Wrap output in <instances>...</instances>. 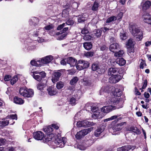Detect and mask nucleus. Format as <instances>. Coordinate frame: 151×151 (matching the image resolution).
I'll return each instance as SVG.
<instances>
[{
  "mask_svg": "<svg viewBox=\"0 0 151 151\" xmlns=\"http://www.w3.org/2000/svg\"><path fill=\"white\" fill-rule=\"evenodd\" d=\"M129 28L130 31L133 36L136 37V38L138 40H142L143 36L142 32L139 29L136 28L134 24H130Z\"/></svg>",
  "mask_w": 151,
  "mask_h": 151,
  "instance_id": "1",
  "label": "nucleus"
},
{
  "mask_svg": "<svg viewBox=\"0 0 151 151\" xmlns=\"http://www.w3.org/2000/svg\"><path fill=\"white\" fill-rule=\"evenodd\" d=\"M108 102L111 105L107 106H104L101 108V111L104 113H109L112 110L115 109V106H113L112 104H116L119 103L118 99L113 98L111 100H109Z\"/></svg>",
  "mask_w": 151,
  "mask_h": 151,
  "instance_id": "2",
  "label": "nucleus"
},
{
  "mask_svg": "<svg viewBox=\"0 0 151 151\" xmlns=\"http://www.w3.org/2000/svg\"><path fill=\"white\" fill-rule=\"evenodd\" d=\"M135 44V42L132 38L129 39L126 42V44L128 54L131 57H133L132 56V54H133L134 51V46Z\"/></svg>",
  "mask_w": 151,
  "mask_h": 151,
  "instance_id": "3",
  "label": "nucleus"
},
{
  "mask_svg": "<svg viewBox=\"0 0 151 151\" xmlns=\"http://www.w3.org/2000/svg\"><path fill=\"white\" fill-rule=\"evenodd\" d=\"M66 143L65 138L61 137H56L54 141H52V144L57 147L60 148L64 147Z\"/></svg>",
  "mask_w": 151,
  "mask_h": 151,
  "instance_id": "4",
  "label": "nucleus"
},
{
  "mask_svg": "<svg viewBox=\"0 0 151 151\" xmlns=\"http://www.w3.org/2000/svg\"><path fill=\"white\" fill-rule=\"evenodd\" d=\"M46 74L44 71L39 72L38 70L31 73V75L34 78L39 81H40L42 78L46 76Z\"/></svg>",
  "mask_w": 151,
  "mask_h": 151,
  "instance_id": "5",
  "label": "nucleus"
},
{
  "mask_svg": "<svg viewBox=\"0 0 151 151\" xmlns=\"http://www.w3.org/2000/svg\"><path fill=\"white\" fill-rule=\"evenodd\" d=\"M89 65V63L86 61L80 60L76 65V68L81 70L88 68Z\"/></svg>",
  "mask_w": 151,
  "mask_h": 151,
  "instance_id": "6",
  "label": "nucleus"
},
{
  "mask_svg": "<svg viewBox=\"0 0 151 151\" xmlns=\"http://www.w3.org/2000/svg\"><path fill=\"white\" fill-rule=\"evenodd\" d=\"M92 129V128H90L81 130L77 132L76 135V137L78 139H81L87 134L89 133Z\"/></svg>",
  "mask_w": 151,
  "mask_h": 151,
  "instance_id": "7",
  "label": "nucleus"
},
{
  "mask_svg": "<svg viewBox=\"0 0 151 151\" xmlns=\"http://www.w3.org/2000/svg\"><path fill=\"white\" fill-rule=\"evenodd\" d=\"M61 75V72L60 70H58L53 73L52 78V82L55 83L58 81Z\"/></svg>",
  "mask_w": 151,
  "mask_h": 151,
  "instance_id": "8",
  "label": "nucleus"
},
{
  "mask_svg": "<svg viewBox=\"0 0 151 151\" xmlns=\"http://www.w3.org/2000/svg\"><path fill=\"white\" fill-rule=\"evenodd\" d=\"M142 6V9L145 11L149 9L151 6V1L148 0L143 1L141 3Z\"/></svg>",
  "mask_w": 151,
  "mask_h": 151,
  "instance_id": "9",
  "label": "nucleus"
},
{
  "mask_svg": "<svg viewBox=\"0 0 151 151\" xmlns=\"http://www.w3.org/2000/svg\"><path fill=\"white\" fill-rule=\"evenodd\" d=\"M121 78V76L119 75L111 76L109 78V82L111 83H116L118 82Z\"/></svg>",
  "mask_w": 151,
  "mask_h": 151,
  "instance_id": "10",
  "label": "nucleus"
},
{
  "mask_svg": "<svg viewBox=\"0 0 151 151\" xmlns=\"http://www.w3.org/2000/svg\"><path fill=\"white\" fill-rule=\"evenodd\" d=\"M53 59L51 55L47 56L40 59L41 63L47 64L50 62Z\"/></svg>",
  "mask_w": 151,
  "mask_h": 151,
  "instance_id": "11",
  "label": "nucleus"
},
{
  "mask_svg": "<svg viewBox=\"0 0 151 151\" xmlns=\"http://www.w3.org/2000/svg\"><path fill=\"white\" fill-rule=\"evenodd\" d=\"M91 124V122L87 121L86 120L77 122L76 124L77 126L78 127H86Z\"/></svg>",
  "mask_w": 151,
  "mask_h": 151,
  "instance_id": "12",
  "label": "nucleus"
},
{
  "mask_svg": "<svg viewBox=\"0 0 151 151\" xmlns=\"http://www.w3.org/2000/svg\"><path fill=\"white\" fill-rule=\"evenodd\" d=\"M34 138L37 140H41L43 139L44 137V134L40 131H38L34 133Z\"/></svg>",
  "mask_w": 151,
  "mask_h": 151,
  "instance_id": "13",
  "label": "nucleus"
},
{
  "mask_svg": "<svg viewBox=\"0 0 151 151\" xmlns=\"http://www.w3.org/2000/svg\"><path fill=\"white\" fill-rule=\"evenodd\" d=\"M77 62V60L72 57H69L67 59V63L69 64L70 67L75 66Z\"/></svg>",
  "mask_w": 151,
  "mask_h": 151,
  "instance_id": "14",
  "label": "nucleus"
},
{
  "mask_svg": "<svg viewBox=\"0 0 151 151\" xmlns=\"http://www.w3.org/2000/svg\"><path fill=\"white\" fill-rule=\"evenodd\" d=\"M135 148L134 146L131 147L129 145H128L118 148L117 149V151H128L130 149L134 150Z\"/></svg>",
  "mask_w": 151,
  "mask_h": 151,
  "instance_id": "15",
  "label": "nucleus"
},
{
  "mask_svg": "<svg viewBox=\"0 0 151 151\" xmlns=\"http://www.w3.org/2000/svg\"><path fill=\"white\" fill-rule=\"evenodd\" d=\"M125 122H122L114 126L112 129L114 132L119 131L123 127V125Z\"/></svg>",
  "mask_w": 151,
  "mask_h": 151,
  "instance_id": "16",
  "label": "nucleus"
},
{
  "mask_svg": "<svg viewBox=\"0 0 151 151\" xmlns=\"http://www.w3.org/2000/svg\"><path fill=\"white\" fill-rule=\"evenodd\" d=\"M143 17L145 22L151 24V15L146 13L144 14Z\"/></svg>",
  "mask_w": 151,
  "mask_h": 151,
  "instance_id": "17",
  "label": "nucleus"
},
{
  "mask_svg": "<svg viewBox=\"0 0 151 151\" xmlns=\"http://www.w3.org/2000/svg\"><path fill=\"white\" fill-rule=\"evenodd\" d=\"M88 17V15L86 13L79 15L78 18V21L79 22L82 23L84 22L87 19Z\"/></svg>",
  "mask_w": 151,
  "mask_h": 151,
  "instance_id": "18",
  "label": "nucleus"
},
{
  "mask_svg": "<svg viewBox=\"0 0 151 151\" xmlns=\"http://www.w3.org/2000/svg\"><path fill=\"white\" fill-rule=\"evenodd\" d=\"M92 70L94 71H97L99 73H101L102 72L98 63H93L91 66Z\"/></svg>",
  "mask_w": 151,
  "mask_h": 151,
  "instance_id": "19",
  "label": "nucleus"
},
{
  "mask_svg": "<svg viewBox=\"0 0 151 151\" xmlns=\"http://www.w3.org/2000/svg\"><path fill=\"white\" fill-rule=\"evenodd\" d=\"M11 121L12 119H3L2 121H0V127H3L8 125L9 123V121Z\"/></svg>",
  "mask_w": 151,
  "mask_h": 151,
  "instance_id": "20",
  "label": "nucleus"
},
{
  "mask_svg": "<svg viewBox=\"0 0 151 151\" xmlns=\"http://www.w3.org/2000/svg\"><path fill=\"white\" fill-rule=\"evenodd\" d=\"M105 127L102 126L98 127L95 132V135L96 137L99 136L101 134L104 130Z\"/></svg>",
  "mask_w": 151,
  "mask_h": 151,
  "instance_id": "21",
  "label": "nucleus"
},
{
  "mask_svg": "<svg viewBox=\"0 0 151 151\" xmlns=\"http://www.w3.org/2000/svg\"><path fill=\"white\" fill-rule=\"evenodd\" d=\"M47 90L50 96L54 95L58 93L56 90L52 87H49Z\"/></svg>",
  "mask_w": 151,
  "mask_h": 151,
  "instance_id": "22",
  "label": "nucleus"
},
{
  "mask_svg": "<svg viewBox=\"0 0 151 151\" xmlns=\"http://www.w3.org/2000/svg\"><path fill=\"white\" fill-rule=\"evenodd\" d=\"M119 48V45L117 43H114L111 44L109 47V50L111 51L114 52V50H117Z\"/></svg>",
  "mask_w": 151,
  "mask_h": 151,
  "instance_id": "23",
  "label": "nucleus"
},
{
  "mask_svg": "<svg viewBox=\"0 0 151 151\" xmlns=\"http://www.w3.org/2000/svg\"><path fill=\"white\" fill-rule=\"evenodd\" d=\"M109 87H102L100 91V95H103L105 96L108 93Z\"/></svg>",
  "mask_w": 151,
  "mask_h": 151,
  "instance_id": "24",
  "label": "nucleus"
},
{
  "mask_svg": "<svg viewBox=\"0 0 151 151\" xmlns=\"http://www.w3.org/2000/svg\"><path fill=\"white\" fill-rule=\"evenodd\" d=\"M14 101L15 103L20 105L23 104L24 102V100L16 96L14 98Z\"/></svg>",
  "mask_w": 151,
  "mask_h": 151,
  "instance_id": "25",
  "label": "nucleus"
},
{
  "mask_svg": "<svg viewBox=\"0 0 151 151\" xmlns=\"http://www.w3.org/2000/svg\"><path fill=\"white\" fill-rule=\"evenodd\" d=\"M57 137L56 134H54L52 133L49 134L47 135V141H51L53 140L54 141L56 137Z\"/></svg>",
  "mask_w": 151,
  "mask_h": 151,
  "instance_id": "26",
  "label": "nucleus"
},
{
  "mask_svg": "<svg viewBox=\"0 0 151 151\" xmlns=\"http://www.w3.org/2000/svg\"><path fill=\"white\" fill-rule=\"evenodd\" d=\"M92 117L94 119H100L103 117L102 114L98 111H96L94 112L92 115Z\"/></svg>",
  "mask_w": 151,
  "mask_h": 151,
  "instance_id": "27",
  "label": "nucleus"
},
{
  "mask_svg": "<svg viewBox=\"0 0 151 151\" xmlns=\"http://www.w3.org/2000/svg\"><path fill=\"white\" fill-rule=\"evenodd\" d=\"M27 89L25 88H21L19 90V93L21 95L26 97V96H27Z\"/></svg>",
  "mask_w": 151,
  "mask_h": 151,
  "instance_id": "28",
  "label": "nucleus"
},
{
  "mask_svg": "<svg viewBox=\"0 0 151 151\" xmlns=\"http://www.w3.org/2000/svg\"><path fill=\"white\" fill-rule=\"evenodd\" d=\"M122 91L119 89H114V91L112 92V93L114 97L120 96L122 94Z\"/></svg>",
  "mask_w": 151,
  "mask_h": 151,
  "instance_id": "29",
  "label": "nucleus"
},
{
  "mask_svg": "<svg viewBox=\"0 0 151 151\" xmlns=\"http://www.w3.org/2000/svg\"><path fill=\"white\" fill-rule=\"evenodd\" d=\"M116 62L117 64L121 66L124 65L126 63V60L122 58L117 59Z\"/></svg>",
  "mask_w": 151,
  "mask_h": 151,
  "instance_id": "30",
  "label": "nucleus"
},
{
  "mask_svg": "<svg viewBox=\"0 0 151 151\" xmlns=\"http://www.w3.org/2000/svg\"><path fill=\"white\" fill-rule=\"evenodd\" d=\"M31 64L32 65L36 66H41L40 59L37 60V61L34 60H32L30 62Z\"/></svg>",
  "mask_w": 151,
  "mask_h": 151,
  "instance_id": "31",
  "label": "nucleus"
},
{
  "mask_svg": "<svg viewBox=\"0 0 151 151\" xmlns=\"http://www.w3.org/2000/svg\"><path fill=\"white\" fill-rule=\"evenodd\" d=\"M83 44L84 48L87 50H90L92 47V45L91 42H84Z\"/></svg>",
  "mask_w": 151,
  "mask_h": 151,
  "instance_id": "32",
  "label": "nucleus"
},
{
  "mask_svg": "<svg viewBox=\"0 0 151 151\" xmlns=\"http://www.w3.org/2000/svg\"><path fill=\"white\" fill-rule=\"evenodd\" d=\"M46 83L40 82L37 85V88L40 90H42L46 86Z\"/></svg>",
  "mask_w": 151,
  "mask_h": 151,
  "instance_id": "33",
  "label": "nucleus"
},
{
  "mask_svg": "<svg viewBox=\"0 0 151 151\" xmlns=\"http://www.w3.org/2000/svg\"><path fill=\"white\" fill-rule=\"evenodd\" d=\"M44 131L46 133L48 134L53 131V128L51 126L45 127L43 128Z\"/></svg>",
  "mask_w": 151,
  "mask_h": 151,
  "instance_id": "34",
  "label": "nucleus"
},
{
  "mask_svg": "<svg viewBox=\"0 0 151 151\" xmlns=\"http://www.w3.org/2000/svg\"><path fill=\"white\" fill-rule=\"evenodd\" d=\"M117 70L116 68H111L109 69L108 74L109 75L112 76L114 75L113 74L116 72Z\"/></svg>",
  "mask_w": 151,
  "mask_h": 151,
  "instance_id": "35",
  "label": "nucleus"
},
{
  "mask_svg": "<svg viewBox=\"0 0 151 151\" xmlns=\"http://www.w3.org/2000/svg\"><path fill=\"white\" fill-rule=\"evenodd\" d=\"M102 31L100 29H98L96 32L92 34L94 38H98L100 37L101 35Z\"/></svg>",
  "mask_w": 151,
  "mask_h": 151,
  "instance_id": "36",
  "label": "nucleus"
},
{
  "mask_svg": "<svg viewBox=\"0 0 151 151\" xmlns=\"http://www.w3.org/2000/svg\"><path fill=\"white\" fill-rule=\"evenodd\" d=\"M99 4L97 2L95 1L93 3V6L92 7V10L93 11H97L99 7Z\"/></svg>",
  "mask_w": 151,
  "mask_h": 151,
  "instance_id": "37",
  "label": "nucleus"
},
{
  "mask_svg": "<svg viewBox=\"0 0 151 151\" xmlns=\"http://www.w3.org/2000/svg\"><path fill=\"white\" fill-rule=\"evenodd\" d=\"M117 19V17L115 16H111L108 18L106 21V23H110Z\"/></svg>",
  "mask_w": 151,
  "mask_h": 151,
  "instance_id": "38",
  "label": "nucleus"
},
{
  "mask_svg": "<svg viewBox=\"0 0 151 151\" xmlns=\"http://www.w3.org/2000/svg\"><path fill=\"white\" fill-rule=\"evenodd\" d=\"M27 96H26V97H32L34 95V91H33L31 89H27Z\"/></svg>",
  "mask_w": 151,
  "mask_h": 151,
  "instance_id": "39",
  "label": "nucleus"
},
{
  "mask_svg": "<svg viewBox=\"0 0 151 151\" xmlns=\"http://www.w3.org/2000/svg\"><path fill=\"white\" fill-rule=\"evenodd\" d=\"M124 52L123 50H120L118 52H116L114 53V56L116 57H122Z\"/></svg>",
  "mask_w": 151,
  "mask_h": 151,
  "instance_id": "40",
  "label": "nucleus"
},
{
  "mask_svg": "<svg viewBox=\"0 0 151 151\" xmlns=\"http://www.w3.org/2000/svg\"><path fill=\"white\" fill-rule=\"evenodd\" d=\"M64 86V83L62 81H59L58 82L56 85V87L58 89L62 88Z\"/></svg>",
  "mask_w": 151,
  "mask_h": 151,
  "instance_id": "41",
  "label": "nucleus"
},
{
  "mask_svg": "<svg viewBox=\"0 0 151 151\" xmlns=\"http://www.w3.org/2000/svg\"><path fill=\"white\" fill-rule=\"evenodd\" d=\"M78 79L77 77H75L70 81V83L71 85H74L78 81Z\"/></svg>",
  "mask_w": 151,
  "mask_h": 151,
  "instance_id": "42",
  "label": "nucleus"
},
{
  "mask_svg": "<svg viewBox=\"0 0 151 151\" xmlns=\"http://www.w3.org/2000/svg\"><path fill=\"white\" fill-rule=\"evenodd\" d=\"M93 37L88 34H86L83 36V38L85 40H91Z\"/></svg>",
  "mask_w": 151,
  "mask_h": 151,
  "instance_id": "43",
  "label": "nucleus"
},
{
  "mask_svg": "<svg viewBox=\"0 0 151 151\" xmlns=\"http://www.w3.org/2000/svg\"><path fill=\"white\" fill-rule=\"evenodd\" d=\"M93 52H87L84 54V56L87 57H92L93 55Z\"/></svg>",
  "mask_w": 151,
  "mask_h": 151,
  "instance_id": "44",
  "label": "nucleus"
},
{
  "mask_svg": "<svg viewBox=\"0 0 151 151\" xmlns=\"http://www.w3.org/2000/svg\"><path fill=\"white\" fill-rule=\"evenodd\" d=\"M70 103L72 105H74L76 104V100L75 98L74 97H72L70 99Z\"/></svg>",
  "mask_w": 151,
  "mask_h": 151,
  "instance_id": "45",
  "label": "nucleus"
},
{
  "mask_svg": "<svg viewBox=\"0 0 151 151\" xmlns=\"http://www.w3.org/2000/svg\"><path fill=\"white\" fill-rule=\"evenodd\" d=\"M18 78L17 76L13 77L11 81V83L13 85L18 80Z\"/></svg>",
  "mask_w": 151,
  "mask_h": 151,
  "instance_id": "46",
  "label": "nucleus"
},
{
  "mask_svg": "<svg viewBox=\"0 0 151 151\" xmlns=\"http://www.w3.org/2000/svg\"><path fill=\"white\" fill-rule=\"evenodd\" d=\"M17 116L16 114L11 115L9 116H8L7 118V119H12V122L13 121V119L17 120Z\"/></svg>",
  "mask_w": 151,
  "mask_h": 151,
  "instance_id": "47",
  "label": "nucleus"
},
{
  "mask_svg": "<svg viewBox=\"0 0 151 151\" xmlns=\"http://www.w3.org/2000/svg\"><path fill=\"white\" fill-rule=\"evenodd\" d=\"M74 21L72 19L69 18L68 19L66 22L65 25H66L67 24L69 25H73L74 24Z\"/></svg>",
  "mask_w": 151,
  "mask_h": 151,
  "instance_id": "48",
  "label": "nucleus"
},
{
  "mask_svg": "<svg viewBox=\"0 0 151 151\" xmlns=\"http://www.w3.org/2000/svg\"><path fill=\"white\" fill-rule=\"evenodd\" d=\"M120 37L122 40H125L127 38L126 34L124 33H121L120 34Z\"/></svg>",
  "mask_w": 151,
  "mask_h": 151,
  "instance_id": "49",
  "label": "nucleus"
},
{
  "mask_svg": "<svg viewBox=\"0 0 151 151\" xmlns=\"http://www.w3.org/2000/svg\"><path fill=\"white\" fill-rule=\"evenodd\" d=\"M147 80H145L144 81V82L143 83V85L142 88H140V90H141V92H142L143 91V90H142L143 89H144L146 88V87L147 86Z\"/></svg>",
  "mask_w": 151,
  "mask_h": 151,
  "instance_id": "50",
  "label": "nucleus"
},
{
  "mask_svg": "<svg viewBox=\"0 0 151 151\" xmlns=\"http://www.w3.org/2000/svg\"><path fill=\"white\" fill-rule=\"evenodd\" d=\"M130 130L134 132L137 133L139 131L138 129L136 127H131L130 128Z\"/></svg>",
  "mask_w": 151,
  "mask_h": 151,
  "instance_id": "51",
  "label": "nucleus"
},
{
  "mask_svg": "<svg viewBox=\"0 0 151 151\" xmlns=\"http://www.w3.org/2000/svg\"><path fill=\"white\" fill-rule=\"evenodd\" d=\"M87 147V146H84V144H81L80 145H79L78 147L79 149L81 150H84L86 149Z\"/></svg>",
  "mask_w": 151,
  "mask_h": 151,
  "instance_id": "52",
  "label": "nucleus"
},
{
  "mask_svg": "<svg viewBox=\"0 0 151 151\" xmlns=\"http://www.w3.org/2000/svg\"><path fill=\"white\" fill-rule=\"evenodd\" d=\"M74 91V87L73 86H70L68 88L67 92H70L72 93Z\"/></svg>",
  "mask_w": 151,
  "mask_h": 151,
  "instance_id": "53",
  "label": "nucleus"
},
{
  "mask_svg": "<svg viewBox=\"0 0 151 151\" xmlns=\"http://www.w3.org/2000/svg\"><path fill=\"white\" fill-rule=\"evenodd\" d=\"M79 4L76 2H75L72 3V6L75 9H77L78 7Z\"/></svg>",
  "mask_w": 151,
  "mask_h": 151,
  "instance_id": "54",
  "label": "nucleus"
},
{
  "mask_svg": "<svg viewBox=\"0 0 151 151\" xmlns=\"http://www.w3.org/2000/svg\"><path fill=\"white\" fill-rule=\"evenodd\" d=\"M54 27V26L52 24L47 25L44 28L46 30H50Z\"/></svg>",
  "mask_w": 151,
  "mask_h": 151,
  "instance_id": "55",
  "label": "nucleus"
},
{
  "mask_svg": "<svg viewBox=\"0 0 151 151\" xmlns=\"http://www.w3.org/2000/svg\"><path fill=\"white\" fill-rule=\"evenodd\" d=\"M65 24V23H63L62 24L58 26L57 28V30H60L64 26H66Z\"/></svg>",
  "mask_w": 151,
  "mask_h": 151,
  "instance_id": "56",
  "label": "nucleus"
},
{
  "mask_svg": "<svg viewBox=\"0 0 151 151\" xmlns=\"http://www.w3.org/2000/svg\"><path fill=\"white\" fill-rule=\"evenodd\" d=\"M11 79V76L8 75L5 76L4 78V80L5 81H9Z\"/></svg>",
  "mask_w": 151,
  "mask_h": 151,
  "instance_id": "57",
  "label": "nucleus"
},
{
  "mask_svg": "<svg viewBox=\"0 0 151 151\" xmlns=\"http://www.w3.org/2000/svg\"><path fill=\"white\" fill-rule=\"evenodd\" d=\"M88 32V30L85 28L81 30V33L83 34L86 35Z\"/></svg>",
  "mask_w": 151,
  "mask_h": 151,
  "instance_id": "58",
  "label": "nucleus"
},
{
  "mask_svg": "<svg viewBox=\"0 0 151 151\" xmlns=\"http://www.w3.org/2000/svg\"><path fill=\"white\" fill-rule=\"evenodd\" d=\"M6 140L2 138H0V145H2L5 144Z\"/></svg>",
  "mask_w": 151,
  "mask_h": 151,
  "instance_id": "59",
  "label": "nucleus"
},
{
  "mask_svg": "<svg viewBox=\"0 0 151 151\" xmlns=\"http://www.w3.org/2000/svg\"><path fill=\"white\" fill-rule=\"evenodd\" d=\"M66 34L65 33H64L62 35L60 36L59 37H58L59 40H62L66 36Z\"/></svg>",
  "mask_w": 151,
  "mask_h": 151,
  "instance_id": "60",
  "label": "nucleus"
},
{
  "mask_svg": "<svg viewBox=\"0 0 151 151\" xmlns=\"http://www.w3.org/2000/svg\"><path fill=\"white\" fill-rule=\"evenodd\" d=\"M66 34L65 33H64L62 35L60 36L59 37H58L59 40H62L66 36Z\"/></svg>",
  "mask_w": 151,
  "mask_h": 151,
  "instance_id": "61",
  "label": "nucleus"
},
{
  "mask_svg": "<svg viewBox=\"0 0 151 151\" xmlns=\"http://www.w3.org/2000/svg\"><path fill=\"white\" fill-rule=\"evenodd\" d=\"M146 65V64L144 61L142 62L140 64V68L143 69L144 66Z\"/></svg>",
  "mask_w": 151,
  "mask_h": 151,
  "instance_id": "62",
  "label": "nucleus"
},
{
  "mask_svg": "<svg viewBox=\"0 0 151 151\" xmlns=\"http://www.w3.org/2000/svg\"><path fill=\"white\" fill-rule=\"evenodd\" d=\"M101 29L102 30H101V31H103V32L104 33L109 30V28L106 27H104L102 28Z\"/></svg>",
  "mask_w": 151,
  "mask_h": 151,
  "instance_id": "63",
  "label": "nucleus"
},
{
  "mask_svg": "<svg viewBox=\"0 0 151 151\" xmlns=\"http://www.w3.org/2000/svg\"><path fill=\"white\" fill-rule=\"evenodd\" d=\"M14 148L12 147H10L7 148V151H14Z\"/></svg>",
  "mask_w": 151,
  "mask_h": 151,
  "instance_id": "64",
  "label": "nucleus"
}]
</instances>
